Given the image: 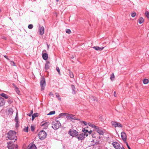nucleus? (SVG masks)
Masks as SVG:
<instances>
[{
    "mask_svg": "<svg viewBox=\"0 0 149 149\" xmlns=\"http://www.w3.org/2000/svg\"><path fill=\"white\" fill-rule=\"evenodd\" d=\"M6 137L11 140H17V137L16 136V132L14 131L10 130L7 134H6Z\"/></svg>",
    "mask_w": 149,
    "mask_h": 149,
    "instance_id": "nucleus-1",
    "label": "nucleus"
},
{
    "mask_svg": "<svg viewBox=\"0 0 149 149\" xmlns=\"http://www.w3.org/2000/svg\"><path fill=\"white\" fill-rule=\"evenodd\" d=\"M52 127L55 130L58 129L61 126V124L58 120H55L52 123Z\"/></svg>",
    "mask_w": 149,
    "mask_h": 149,
    "instance_id": "nucleus-2",
    "label": "nucleus"
},
{
    "mask_svg": "<svg viewBox=\"0 0 149 149\" xmlns=\"http://www.w3.org/2000/svg\"><path fill=\"white\" fill-rule=\"evenodd\" d=\"M7 143V147L8 149H17V145L14 144L13 141H10L8 143Z\"/></svg>",
    "mask_w": 149,
    "mask_h": 149,
    "instance_id": "nucleus-3",
    "label": "nucleus"
},
{
    "mask_svg": "<svg viewBox=\"0 0 149 149\" xmlns=\"http://www.w3.org/2000/svg\"><path fill=\"white\" fill-rule=\"evenodd\" d=\"M47 133L44 130L40 132L38 134L39 138L40 139H44L46 137Z\"/></svg>",
    "mask_w": 149,
    "mask_h": 149,
    "instance_id": "nucleus-4",
    "label": "nucleus"
},
{
    "mask_svg": "<svg viewBox=\"0 0 149 149\" xmlns=\"http://www.w3.org/2000/svg\"><path fill=\"white\" fill-rule=\"evenodd\" d=\"M40 84L41 87V91H42L44 90L46 85V82L45 78L42 77L40 80Z\"/></svg>",
    "mask_w": 149,
    "mask_h": 149,
    "instance_id": "nucleus-5",
    "label": "nucleus"
},
{
    "mask_svg": "<svg viewBox=\"0 0 149 149\" xmlns=\"http://www.w3.org/2000/svg\"><path fill=\"white\" fill-rule=\"evenodd\" d=\"M78 133V132L76 130H70L68 134L72 137H76Z\"/></svg>",
    "mask_w": 149,
    "mask_h": 149,
    "instance_id": "nucleus-6",
    "label": "nucleus"
},
{
    "mask_svg": "<svg viewBox=\"0 0 149 149\" xmlns=\"http://www.w3.org/2000/svg\"><path fill=\"white\" fill-rule=\"evenodd\" d=\"M85 135L87 136H88V134H86L83 133H81L80 134H79L78 133L76 138H77L79 141L82 140L84 139Z\"/></svg>",
    "mask_w": 149,
    "mask_h": 149,
    "instance_id": "nucleus-7",
    "label": "nucleus"
},
{
    "mask_svg": "<svg viewBox=\"0 0 149 149\" xmlns=\"http://www.w3.org/2000/svg\"><path fill=\"white\" fill-rule=\"evenodd\" d=\"M68 115L66 116V118L67 119L70 120H80L79 119L77 118L75 115L72 114H68Z\"/></svg>",
    "mask_w": 149,
    "mask_h": 149,
    "instance_id": "nucleus-8",
    "label": "nucleus"
},
{
    "mask_svg": "<svg viewBox=\"0 0 149 149\" xmlns=\"http://www.w3.org/2000/svg\"><path fill=\"white\" fill-rule=\"evenodd\" d=\"M112 144L116 149H120V146L119 143L116 142H114L112 143Z\"/></svg>",
    "mask_w": 149,
    "mask_h": 149,
    "instance_id": "nucleus-9",
    "label": "nucleus"
},
{
    "mask_svg": "<svg viewBox=\"0 0 149 149\" xmlns=\"http://www.w3.org/2000/svg\"><path fill=\"white\" fill-rule=\"evenodd\" d=\"M121 137L122 139L125 142L126 141L127 136L125 133L123 132L121 134Z\"/></svg>",
    "mask_w": 149,
    "mask_h": 149,
    "instance_id": "nucleus-10",
    "label": "nucleus"
},
{
    "mask_svg": "<svg viewBox=\"0 0 149 149\" xmlns=\"http://www.w3.org/2000/svg\"><path fill=\"white\" fill-rule=\"evenodd\" d=\"M39 34L40 35H42L44 33V28L43 26L39 25Z\"/></svg>",
    "mask_w": 149,
    "mask_h": 149,
    "instance_id": "nucleus-11",
    "label": "nucleus"
},
{
    "mask_svg": "<svg viewBox=\"0 0 149 149\" xmlns=\"http://www.w3.org/2000/svg\"><path fill=\"white\" fill-rule=\"evenodd\" d=\"M50 67V63L49 61H46L45 64V69L47 71L49 69Z\"/></svg>",
    "mask_w": 149,
    "mask_h": 149,
    "instance_id": "nucleus-12",
    "label": "nucleus"
},
{
    "mask_svg": "<svg viewBox=\"0 0 149 149\" xmlns=\"http://www.w3.org/2000/svg\"><path fill=\"white\" fill-rule=\"evenodd\" d=\"M97 132L101 135H102L104 134L103 131L101 129V128L98 127V128H97L95 130Z\"/></svg>",
    "mask_w": 149,
    "mask_h": 149,
    "instance_id": "nucleus-13",
    "label": "nucleus"
},
{
    "mask_svg": "<svg viewBox=\"0 0 149 149\" xmlns=\"http://www.w3.org/2000/svg\"><path fill=\"white\" fill-rule=\"evenodd\" d=\"M93 48L96 50L101 51L103 49L104 47H100L98 46H94L93 47Z\"/></svg>",
    "mask_w": 149,
    "mask_h": 149,
    "instance_id": "nucleus-14",
    "label": "nucleus"
},
{
    "mask_svg": "<svg viewBox=\"0 0 149 149\" xmlns=\"http://www.w3.org/2000/svg\"><path fill=\"white\" fill-rule=\"evenodd\" d=\"M5 101L4 99L2 97H0V107L3 106L4 104Z\"/></svg>",
    "mask_w": 149,
    "mask_h": 149,
    "instance_id": "nucleus-15",
    "label": "nucleus"
},
{
    "mask_svg": "<svg viewBox=\"0 0 149 149\" xmlns=\"http://www.w3.org/2000/svg\"><path fill=\"white\" fill-rule=\"evenodd\" d=\"M42 57L45 60H47L48 58V54L47 53L42 54Z\"/></svg>",
    "mask_w": 149,
    "mask_h": 149,
    "instance_id": "nucleus-16",
    "label": "nucleus"
},
{
    "mask_svg": "<svg viewBox=\"0 0 149 149\" xmlns=\"http://www.w3.org/2000/svg\"><path fill=\"white\" fill-rule=\"evenodd\" d=\"M15 120L16 122V127H18L19 126V124L18 123V116L17 115H16Z\"/></svg>",
    "mask_w": 149,
    "mask_h": 149,
    "instance_id": "nucleus-17",
    "label": "nucleus"
},
{
    "mask_svg": "<svg viewBox=\"0 0 149 149\" xmlns=\"http://www.w3.org/2000/svg\"><path fill=\"white\" fill-rule=\"evenodd\" d=\"M8 115H11L12 114L13 111V109L11 108H9L8 110Z\"/></svg>",
    "mask_w": 149,
    "mask_h": 149,
    "instance_id": "nucleus-18",
    "label": "nucleus"
},
{
    "mask_svg": "<svg viewBox=\"0 0 149 149\" xmlns=\"http://www.w3.org/2000/svg\"><path fill=\"white\" fill-rule=\"evenodd\" d=\"M71 87L72 90V93L73 94H75L76 93V92L75 91V88L74 86L73 85H71Z\"/></svg>",
    "mask_w": 149,
    "mask_h": 149,
    "instance_id": "nucleus-19",
    "label": "nucleus"
},
{
    "mask_svg": "<svg viewBox=\"0 0 149 149\" xmlns=\"http://www.w3.org/2000/svg\"><path fill=\"white\" fill-rule=\"evenodd\" d=\"M38 116V113H34L32 116V120H33L34 118Z\"/></svg>",
    "mask_w": 149,
    "mask_h": 149,
    "instance_id": "nucleus-20",
    "label": "nucleus"
},
{
    "mask_svg": "<svg viewBox=\"0 0 149 149\" xmlns=\"http://www.w3.org/2000/svg\"><path fill=\"white\" fill-rule=\"evenodd\" d=\"M0 95L6 99H8V96L4 93H2L1 94H0Z\"/></svg>",
    "mask_w": 149,
    "mask_h": 149,
    "instance_id": "nucleus-21",
    "label": "nucleus"
},
{
    "mask_svg": "<svg viewBox=\"0 0 149 149\" xmlns=\"http://www.w3.org/2000/svg\"><path fill=\"white\" fill-rule=\"evenodd\" d=\"M144 21L143 18L142 17H141L138 19V22L140 24H141L144 22Z\"/></svg>",
    "mask_w": 149,
    "mask_h": 149,
    "instance_id": "nucleus-22",
    "label": "nucleus"
},
{
    "mask_svg": "<svg viewBox=\"0 0 149 149\" xmlns=\"http://www.w3.org/2000/svg\"><path fill=\"white\" fill-rule=\"evenodd\" d=\"M91 98L92 101H93L94 102H97V98L96 97H91Z\"/></svg>",
    "mask_w": 149,
    "mask_h": 149,
    "instance_id": "nucleus-23",
    "label": "nucleus"
},
{
    "mask_svg": "<svg viewBox=\"0 0 149 149\" xmlns=\"http://www.w3.org/2000/svg\"><path fill=\"white\" fill-rule=\"evenodd\" d=\"M56 95L57 97V98L58 99V100H59L60 101H61V99L60 97V95H59V94L58 93H56Z\"/></svg>",
    "mask_w": 149,
    "mask_h": 149,
    "instance_id": "nucleus-24",
    "label": "nucleus"
},
{
    "mask_svg": "<svg viewBox=\"0 0 149 149\" xmlns=\"http://www.w3.org/2000/svg\"><path fill=\"white\" fill-rule=\"evenodd\" d=\"M29 149H36V148L35 144L31 145Z\"/></svg>",
    "mask_w": 149,
    "mask_h": 149,
    "instance_id": "nucleus-25",
    "label": "nucleus"
},
{
    "mask_svg": "<svg viewBox=\"0 0 149 149\" xmlns=\"http://www.w3.org/2000/svg\"><path fill=\"white\" fill-rule=\"evenodd\" d=\"M114 78L115 76L114 75V74L113 73L110 75V79L111 81H113L114 80Z\"/></svg>",
    "mask_w": 149,
    "mask_h": 149,
    "instance_id": "nucleus-26",
    "label": "nucleus"
},
{
    "mask_svg": "<svg viewBox=\"0 0 149 149\" xmlns=\"http://www.w3.org/2000/svg\"><path fill=\"white\" fill-rule=\"evenodd\" d=\"M89 126L91 127H92L94 128L95 129V130L98 128V126H97L95 125H93L91 123H90V124L89 125Z\"/></svg>",
    "mask_w": 149,
    "mask_h": 149,
    "instance_id": "nucleus-27",
    "label": "nucleus"
},
{
    "mask_svg": "<svg viewBox=\"0 0 149 149\" xmlns=\"http://www.w3.org/2000/svg\"><path fill=\"white\" fill-rule=\"evenodd\" d=\"M143 82L144 84H147L149 82V80L148 79H145L143 80Z\"/></svg>",
    "mask_w": 149,
    "mask_h": 149,
    "instance_id": "nucleus-28",
    "label": "nucleus"
},
{
    "mask_svg": "<svg viewBox=\"0 0 149 149\" xmlns=\"http://www.w3.org/2000/svg\"><path fill=\"white\" fill-rule=\"evenodd\" d=\"M91 146H94L97 143V141H95V140L93 139L91 141Z\"/></svg>",
    "mask_w": 149,
    "mask_h": 149,
    "instance_id": "nucleus-29",
    "label": "nucleus"
},
{
    "mask_svg": "<svg viewBox=\"0 0 149 149\" xmlns=\"http://www.w3.org/2000/svg\"><path fill=\"white\" fill-rule=\"evenodd\" d=\"M112 125L114 126L115 127H116V125L117 124V122L116 121H112L111 122Z\"/></svg>",
    "mask_w": 149,
    "mask_h": 149,
    "instance_id": "nucleus-30",
    "label": "nucleus"
},
{
    "mask_svg": "<svg viewBox=\"0 0 149 149\" xmlns=\"http://www.w3.org/2000/svg\"><path fill=\"white\" fill-rule=\"evenodd\" d=\"M49 125V123L48 122H46L44 123L43 124L42 126H44L45 127H47L48 126V125Z\"/></svg>",
    "mask_w": 149,
    "mask_h": 149,
    "instance_id": "nucleus-31",
    "label": "nucleus"
},
{
    "mask_svg": "<svg viewBox=\"0 0 149 149\" xmlns=\"http://www.w3.org/2000/svg\"><path fill=\"white\" fill-rule=\"evenodd\" d=\"M15 90L17 94H19L20 91L19 90L18 88L16 86H15Z\"/></svg>",
    "mask_w": 149,
    "mask_h": 149,
    "instance_id": "nucleus-32",
    "label": "nucleus"
},
{
    "mask_svg": "<svg viewBox=\"0 0 149 149\" xmlns=\"http://www.w3.org/2000/svg\"><path fill=\"white\" fill-rule=\"evenodd\" d=\"M55 113V111H50L49 113H48L47 115H52V114H54Z\"/></svg>",
    "mask_w": 149,
    "mask_h": 149,
    "instance_id": "nucleus-33",
    "label": "nucleus"
},
{
    "mask_svg": "<svg viewBox=\"0 0 149 149\" xmlns=\"http://www.w3.org/2000/svg\"><path fill=\"white\" fill-rule=\"evenodd\" d=\"M123 127L122 125L119 123H117L116 125V127Z\"/></svg>",
    "mask_w": 149,
    "mask_h": 149,
    "instance_id": "nucleus-34",
    "label": "nucleus"
},
{
    "mask_svg": "<svg viewBox=\"0 0 149 149\" xmlns=\"http://www.w3.org/2000/svg\"><path fill=\"white\" fill-rule=\"evenodd\" d=\"M70 76L71 78H73L74 77V74L72 72H69Z\"/></svg>",
    "mask_w": 149,
    "mask_h": 149,
    "instance_id": "nucleus-35",
    "label": "nucleus"
},
{
    "mask_svg": "<svg viewBox=\"0 0 149 149\" xmlns=\"http://www.w3.org/2000/svg\"><path fill=\"white\" fill-rule=\"evenodd\" d=\"M24 130V131L25 132H28V127H25V128H24L23 129Z\"/></svg>",
    "mask_w": 149,
    "mask_h": 149,
    "instance_id": "nucleus-36",
    "label": "nucleus"
},
{
    "mask_svg": "<svg viewBox=\"0 0 149 149\" xmlns=\"http://www.w3.org/2000/svg\"><path fill=\"white\" fill-rule=\"evenodd\" d=\"M66 32L67 33H68L69 34L71 33V31L70 29H67L66 30Z\"/></svg>",
    "mask_w": 149,
    "mask_h": 149,
    "instance_id": "nucleus-37",
    "label": "nucleus"
},
{
    "mask_svg": "<svg viewBox=\"0 0 149 149\" xmlns=\"http://www.w3.org/2000/svg\"><path fill=\"white\" fill-rule=\"evenodd\" d=\"M145 15L146 17L148 18H149V12L147 11L145 13Z\"/></svg>",
    "mask_w": 149,
    "mask_h": 149,
    "instance_id": "nucleus-38",
    "label": "nucleus"
},
{
    "mask_svg": "<svg viewBox=\"0 0 149 149\" xmlns=\"http://www.w3.org/2000/svg\"><path fill=\"white\" fill-rule=\"evenodd\" d=\"M33 26L32 24H29L28 26V28L29 29H31L33 28Z\"/></svg>",
    "mask_w": 149,
    "mask_h": 149,
    "instance_id": "nucleus-39",
    "label": "nucleus"
},
{
    "mask_svg": "<svg viewBox=\"0 0 149 149\" xmlns=\"http://www.w3.org/2000/svg\"><path fill=\"white\" fill-rule=\"evenodd\" d=\"M10 62V64L12 66H15V63L13 61H9Z\"/></svg>",
    "mask_w": 149,
    "mask_h": 149,
    "instance_id": "nucleus-40",
    "label": "nucleus"
},
{
    "mask_svg": "<svg viewBox=\"0 0 149 149\" xmlns=\"http://www.w3.org/2000/svg\"><path fill=\"white\" fill-rule=\"evenodd\" d=\"M66 114L65 113H60L59 116L60 117H61L63 116H65Z\"/></svg>",
    "mask_w": 149,
    "mask_h": 149,
    "instance_id": "nucleus-41",
    "label": "nucleus"
},
{
    "mask_svg": "<svg viewBox=\"0 0 149 149\" xmlns=\"http://www.w3.org/2000/svg\"><path fill=\"white\" fill-rule=\"evenodd\" d=\"M136 15V13L135 12L132 13L131 14V16L132 17H135Z\"/></svg>",
    "mask_w": 149,
    "mask_h": 149,
    "instance_id": "nucleus-42",
    "label": "nucleus"
},
{
    "mask_svg": "<svg viewBox=\"0 0 149 149\" xmlns=\"http://www.w3.org/2000/svg\"><path fill=\"white\" fill-rule=\"evenodd\" d=\"M56 70L58 72V74H60V69H59V68L58 67H56Z\"/></svg>",
    "mask_w": 149,
    "mask_h": 149,
    "instance_id": "nucleus-43",
    "label": "nucleus"
},
{
    "mask_svg": "<svg viewBox=\"0 0 149 149\" xmlns=\"http://www.w3.org/2000/svg\"><path fill=\"white\" fill-rule=\"evenodd\" d=\"M81 122V123H84V125H87V124L88 123H87L85 121H82Z\"/></svg>",
    "mask_w": 149,
    "mask_h": 149,
    "instance_id": "nucleus-44",
    "label": "nucleus"
},
{
    "mask_svg": "<svg viewBox=\"0 0 149 149\" xmlns=\"http://www.w3.org/2000/svg\"><path fill=\"white\" fill-rule=\"evenodd\" d=\"M8 102L9 104H10L13 102V101L10 99H8Z\"/></svg>",
    "mask_w": 149,
    "mask_h": 149,
    "instance_id": "nucleus-45",
    "label": "nucleus"
},
{
    "mask_svg": "<svg viewBox=\"0 0 149 149\" xmlns=\"http://www.w3.org/2000/svg\"><path fill=\"white\" fill-rule=\"evenodd\" d=\"M4 57L6 58V59L8 60L9 61H10V59L8 58V56H6V55H4Z\"/></svg>",
    "mask_w": 149,
    "mask_h": 149,
    "instance_id": "nucleus-46",
    "label": "nucleus"
},
{
    "mask_svg": "<svg viewBox=\"0 0 149 149\" xmlns=\"http://www.w3.org/2000/svg\"><path fill=\"white\" fill-rule=\"evenodd\" d=\"M125 143H126V145L127 146V147L128 148V149H131L130 147L129 146L128 143L126 142H125Z\"/></svg>",
    "mask_w": 149,
    "mask_h": 149,
    "instance_id": "nucleus-47",
    "label": "nucleus"
},
{
    "mask_svg": "<svg viewBox=\"0 0 149 149\" xmlns=\"http://www.w3.org/2000/svg\"><path fill=\"white\" fill-rule=\"evenodd\" d=\"M31 130L32 131H33L34 130V127L33 126H31Z\"/></svg>",
    "mask_w": 149,
    "mask_h": 149,
    "instance_id": "nucleus-48",
    "label": "nucleus"
},
{
    "mask_svg": "<svg viewBox=\"0 0 149 149\" xmlns=\"http://www.w3.org/2000/svg\"><path fill=\"white\" fill-rule=\"evenodd\" d=\"M1 38L2 39H3L5 40H6V37H5L4 36H1Z\"/></svg>",
    "mask_w": 149,
    "mask_h": 149,
    "instance_id": "nucleus-49",
    "label": "nucleus"
},
{
    "mask_svg": "<svg viewBox=\"0 0 149 149\" xmlns=\"http://www.w3.org/2000/svg\"><path fill=\"white\" fill-rule=\"evenodd\" d=\"M114 95L115 97H116V92L115 91L114 93Z\"/></svg>",
    "mask_w": 149,
    "mask_h": 149,
    "instance_id": "nucleus-50",
    "label": "nucleus"
},
{
    "mask_svg": "<svg viewBox=\"0 0 149 149\" xmlns=\"http://www.w3.org/2000/svg\"><path fill=\"white\" fill-rule=\"evenodd\" d=\"M49 95H52V96H53V93L52 92L50 93H49Z\"/></svg>",
    "mask_w": 149,
    "mask_h": 149,
    "instance_id": "nucleus-51",
    "label": "nucleus"
},
{
    "mask_svg": "<svg viewBox=\"0 0 149 149\" xmlns=\"http://www.w3.org/2000/svg\"><path fill=\"white\" fill-rule=\"evenodd\" d=\"M83 132H84L85 133L86 132H88V131L87 130H85L84 131H83Z\"/></svg>",
    "mask_w": 149,
    "mask_h": 149,
    "instance_id": "nucleus-52",
    "label": "nucleus"
},
{
    "mask_svg": "<svg viewBox=\"0 0 149 149\" xmlns=\"http://www.w3.org/2000/svg\"><path fill=\"white\" fill-rule=\"evenodd\" d=\"M91 132H92V131L91 130L90 131L88 132V133H89V134H91Z\"/></svg>",
    "mask_w": 149,
    "mask_h": 149,
    "instance_id": "nucleus-53",
    "label": "nucleus"
},
{
    "mask_svg": "<svg viewBox=\"0 0 149 149\" xmlns=\"http://www.w3.org/2000/svg\"><path fill=\"white\" fill-rule=\"evenodd\" d=\"M31 114H28V115L30 116H31Z\"/></svg>",
    "mask_w": 149,
    "mask_h": 149,
    "instance_id": "nucleus-54",
    "label": "nucleus"
},
{
    "mask_svg": "<svg viewBox=\"0 0 149 149\" xmlns=\"http://www.w3.org/2000/svg\"><path fill=\"white\" fill-rule=\"evenodd\" d=\"M121 149H125V148H124L123 146L121 148Z\"/></svg>",
    "mask_w": 149,
    "mask_h": 149,
    "instance_id": "nucleus-55",
    "label": "nucleus"
},
{
    "mask_svg": "<svg viewBox=\"0 0 149 149\" xmlns=\"http://www.w3.org/2000/svg\"><path fill=\"white\" fill-rule=\"evenodd\" d=\"M33 111H31V114H32V113H33Z\"/></svg>",
    "mask_w": 149,
    "mask_h": 149,
    "instance_id": "nucleus-56",
    "label": "nucleus"
},
{
    "mask_svg": "<svg viewBox=\"0 0 149 149\" xmlns=\"http://www.w3.org/2000/svg\"><path fill=\"white\" fill-rule=\"evenodd\" d=\"M56 1L57 2H58V1H59V0H56Z\"/></svg>",
    "mask_w": 149,
    "mask_h": 149,
    "instance_id": "nucleus-57",
    "label": "nucleus"
},
{
    "mask_svg": "<svg viewBox=\"0 0 149 149\" xmlns=\"http://www.w3.org/2000/svg\"><path fill=\"white\" fill-rule=\"evenodd\" d=\"M48 48H49V46H48Z\"/></svg>",
    "mask_w": 149,
    "mask_h": 149,
    "instance_id": "nucleus-58",
    "label": "nucleus"
},
{
    "mask_svg": "<svg viewBox=\"0 0 149 149\" xmlns=\"http://www.w3.org/2000/svg\"><path fill=\"white\" fill-rule=\"evenodd\" d=\"M92 135V137H93V135Z\"/></svg>",
    "mask_w": 149,
    "mask_h": 149,
    "instance_id": "nucleus-59",
    "label": "nucleus"
}]
</instances>
